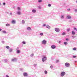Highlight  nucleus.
I'll use <instances>...</instances> for the list:
<instances>
[{
  "label": "nucleus",
  "instance_id": "obj_20",
  "mask_svg": "<svg viewBox=\"0 0 77 77\" xmlns=\"http://www.w3.org/2000/svg\"><path fill=\"white\" fill-rule=\"evenodd\" d=\"M64 44L65 45H68V43L67 42H64Z\"/></svg>",
  "mask_w": 77,
  "mask_h": 77
},
{
  "label": "nucleus",
  "instance_id": "obj_38",
  "mask_svg": "<svg viewBox=\"0 0 77 77\" xmlns=\"http://www.w3.org/2000/svg\"><path fill=\"white\" fill-rule=\"evenodd\" d=\"M76 37L75 36H72V38H75Z\"/></svg>",
  "mask_w": 77,
  "mask_h": 77
},
{
  "label": "nucleus",
  "instance_id": "obj_30",
  "mask_svg": "<svg viewBox=\"0 0 77 77\" xmlns=\"http://www.w3.org/2000/svg\"><path fill=\"white\" fill-rule=\"evenodd\" d=\"M33 56H34V54H32L30 55V56H31V57H33Z\"/></svg>",
  "mask_w": 77,
  "mask_h": 77
},
{
  "label": "nucleus",
  "instance_id": "obj_27",
  "mask_svg": "<svg viewBox=\"0 0 77 77\" xmlns=\"http://www.w3.org/2000/svg\"><path fill=\"white\" fill-rule=\"evenodd\" d=\"M26 42H24V41H23L22 42V43L23 44H26Z\"/></svg>",
  "mask_w": 77,
  "mask_h": 77
},
{
  "label": "nucleus",
  "instance_id": "obj_13",
  "mask_svg": "<svg viewBox=\"0 0 77 77\" xmlns=\"http://www.w3.org/2000/svg\"><path fill=\"white\" fill-rule=\"evenodd\" d=\"M17 15H21V13L20 11H17Z\"/></svg>",
  "mask_w": 77,
  "mask_h": 77
},
{
  "label": "nucleus",
  "instance_id": "obj_31",
  "mask_svg": "<svg viewBox=\"0 0 77 77\" xmlns=\"http://www.w3.org/2000/svg\"><path fill=\"white\" fill-rule=\"evenodd\" d=\"M38 8L39 9H41V7L40 6H38Z\"/></svg>",
  "mask_w": 77,
  "mask_h": 77
},
{
  "label": "nucleus",
  "instance_id": "obj_52",
  "mask_svg": "<svg viewBox=\"0 0 77 77\" xmlns=\"http://www.w3.org/2000/svg\"><path fill=\"white\" fill-rule=\"evenodd\" d=\"M69 22H71V20H69Z\"/></svg>",
  "mask_w": 77,
  "mask_h": 77
},
{
  "label": "nucleus",
  "instance_id": "obj_25",
  "mask_svg": "<svg viewBox=\"0 0 77 77\" xmlns=\"http://www.w3.org/2000/svg\"><path fill=\"white\" fill-rule=\"evenodd\" d=\"M7 62H8V60H4V62L5 63H6Z\"/></svg>",
  "mask_w": 77,
  "mask_h": 77
},
{
  "label": "nucleus",
  "instance_id": "obj_26",
  "mask_svg": "<svg viewBox=\"0 0 77 77\" xmlns=\"http://www.w3.org/2000/svg\"><path fill=\"white\" fill-rule=\"evenodd\" d=\"M47 73H48L47 71L46 70L45 71V74H47Z\"/></svg>",
  "mask_w": 77,
  "mask_h": 77
},
{
  "label": "nucleus",
  "instance_id": "obj_12",
  "mask_svg": "<svg viewBox=\"0 0 77 77\" xmlns=\"http://www.w3.org/2000/svg\"><path fill=\"white\" fill-rule=\"evenodd\" d=\"M20 52H21V51H20V50H17L16 53L17 54L20 53Z\"/></svg>",
  "mask_w": 77,
  "mask_h": 77
},
{
  "label": "nucleus",
  "instance_id": "obj_51",
  "mask_svg": "<svg viewBox=\"0 0 77 77\" xmlns=\"http://www.w3.org/2000/svg\"><path fill=\"white\" fill-rule=\"evenodd\" d=\"M2 29H0V31H2Z\"/></svg>",
  "mask_w": 77,
  "mask_h": 77
},
{
  "label": "nucleus",
  "instance_id": "obj_16",
  "mask_svg": "<svg viewBox=\"0 0 77 77\" xmlns=\"http://www.w3.org/2000/svg\"><path fill=\"white\" fill-rule=\"evenodd\" d=\"M32 12L33 13H35V12H36V10L32 9Z\"/></svg>",
  "mask_w": 77,
  "mask_h": 77
},
{
  "label": "nucleus",
  "instance_id": "obj_28",
  "mask_svg": "<svg viewBox=\"0 0 77 77\" xmlns=\"http://www.w3.org/2000/svg\"><path fill=\"white\" fill-rule=\"evenodd\" d=\"M38 3H41V2H42V0H38Z\"/></svg>",
  "mask_w": 77,
  "mask_h": 77
},
{
  "label": "nucleus",
  "instance_id": "obj_17",
  "mask_svg": "<svg viewBox=\"0 0 77 77\" xmlns=\"http://www.w3.org/2000/svg\"><path fill=\"white\" fill-rule=\"evenodd\" d=\"M46 28H47V29H50L51 27L49 25H47L46 26Z\"/></svg>",
  "mask_w": 77,
  "mask_h": 77
},
{
  "label": "nucleus",
  "instance_id": "obj_32",
  "mask_svg": "<svg viewBox=\"0 0 77 77\" xmlns=\"http://www.w3.org/2000/svg\"><path fill=\"white\" fill-rule=\"evenodd\" d=\"M73 29L75 30L76 31V30H77V28H75V27H74Z\"/></svg>",
  "mask_w": 77,
  "mask_h": 77
},
{
  "label": "nucleus",
  "instance_id": "obj_57",
  "mask_svg": "<svg viewBox=\"0 0 77 77\" xmlns=\"http://www.w3.org/2000/svg\"><path fill=\"white\" fill-rule=\"evenodd\" d=\"M76 31H77V30H76Z\"/></svg>",
  "mask_w": 77,
  "mask_h": 77
},
{
  "label": "nucleus",
  "instance_id": "obj_6",
  "mask_svg": "<svg viewBox=\"0 0 77 77\" xmlns=\"http://www.w3.org/2000/svg\"><path fill=\"white\" fill-rule=\"evenodd\" d=\"M66 18L67 19H68V20H69L70 19H71V17L69 15L67 16L66 17Z\"/></svg>",
  "mask_w": 77,
  "mask_h": 77
},
{
  "label": "nucleus",
  "instance_id": "obj_37",
  "mask_svg": "<svg viewBox=\"0 0 77 77\" xmlns=\"http://www.w3.org/2000/svg\"><path fill=\"white\" fill-rule=\"evenodd\" d=\"M50 68H51V69H52V68H53V66L51 65L50 66Z\"/></svg>",
  "mask_w": 77,
  "mask_h": 77
},
{
  "label": "nucleus",
  "instance_id": "obj_53",
  "mask_svg": "<svg viewBox=\"0 0 77 77\" xmlns=\"http://www.w3.org/2000/svg\"><path fill=\"white\" fill-rule=\"evenodd\" d=\"M60 42H61L60 41L59 42V43H60Z\"/></svg>",
  "mask_w": 77,
  "mask_h": 77
},
{
  "label": "nucleus",
  "instance_id": "obj_46",
  "mask_svg": "<svg viewBox=\"0 0 77 77\" xmlns=\"http://www.w3.org/2000/svg\"><path fill=\"white\" fill-rule=\"evenodd\" d=\"M2 44H4V43H5V41H2Z\"/></svg>",
  "mask_w": 77,
  "mask_h": 77
},
{
  "label": "nucleus",
  "instance_id": "obj_44",
  "mask_svg": "<svg viewBox=\"0 0 77 77\" xmlns=\"http://www.w3.org/2000/svg\"><path fill=\"white\" fill-rule=\"evenodd\" d=\"M75 11L76 12H77V9H75Z\"/></svg>",
  "mask_w": 77,
  "mask_h": 77
},
{
  "label": "nucleus",
  "instance_id": "obj_29",
  "mask_svg": "<svg viewBox=\"0 0 77 77\" xmlns=\"http://www.w3.org/2000/svg\"><path fill=\"white\" fill-rule=\"evenodd\" d=\"M65 35V32H64L62 33V35Z\"/></svg>",
  "mask_w": 77,
  "mask_h": 77
},
{
  "label": "nucleus",
  "instance_id": "obj_14",
  "mask_svg": "<svg viewBox=\"0 0 77 77\" xmlns=\"http://www.w3.org/2000/svg\"><path fill=\"white\" fill-rule=\"evenodd\" d=\"M75 31H72V35H75Z\"/></svg>",
  "mask_w": 77,
  "mask_h": 77
},
{
  "label": "nucleus",
  "instance_id": "obj_22",
  "mask_svg": "<svg viewBox=\"0 0 77 77\" xmlns=\"http://www.w3.org/2000/svg\"><path fill=\"white\" fill-rule=\"evenodd\" d=\"M44 35V33H41L40 34V36H43Z\"/></svg>",
  "mask_w": 77,
  "mask_h": 77
},
{
  "label": "nucleus",
  "instance_id": "obj_42",
  "mask_svg": "<svg viewBox=\"0 0 77 77\" xmlns=\"http://www.w3.org/2000/svg\"><path fill=\"white\" fill-rule=\"evenodd\" d=\"M43 27H45V26H46V24H44L43 25Z\"/></svg>",
  "mask_w": 77,
  "mask_h": 77
},
{
  "label": "nucleus",
  "instance_id": "obj_10",
  "mask_svg": "<svg viewBox=\"0 0 77 77\" xmlns=\"http://www.w3.org/2000/svg\"><path fill=\"white\" fill-rule=\"evenodd\" d=\"M27 30H32V28L31 27H28L26 28Z\"/></svg>",
  "mask_w": 77,
  "mask_h": 77
},
{
  "label": "nucleus",
  "instance_id": "obj_8",
  "mask_svg": "<svg viewBox=\"0 0 77 77\" xmlns=\"http://www.w3.org/2000/svg\"><path fill=\"white\" fill-rule=\"evenodd\" d=\"M17 58H14V59H12L11 60V61L12 62H14V61H17Z\"/></svg>",
  "mask_w": 77,
  "mask_h": 77
},
{
  "label": "nucleus",
  "instance_id": "obj_2",
  "mask_svg": "<svg viewBox=\"0 0 77 77\" xmlns=\"http://www.w3.org/2000/svg\"><path fill=\"white\" fill-rule=\"evenodd\" d=\"M66 74V73L65 72H61L60 75L61 77H64V76Z\"/></svg>",
  "mask_w": 77,
  "mask_h": 77
},
{
  "label": "nucleus",
  "instance_id": "obj_45",
  "mask_svg": "<svg viewBox=\"0 0 77 77\" xmlns=\"http://www.w3.org/2000/svg\"><path fill=\"white\" fill-rule=\"evenodd\" d=\"M66 40L67 41H69V39H68V38H66Z\"/></svg>",
  "mask_w": 77,
  "mask_h": 77
},
{
  "label": "nucleus",
  "instance_id": "obj_1",
  "mask_svg": "<svg viewBox=\"0 0 77 77\" xmlns=\"http://www.w3.org/2000/svg\"><path fill=\"white\" fill-rule=\"evenodd\" d=\"M47 60V57L43 56V57L42 58V61L43 62H45V60L46 61Z\"/></svg>",
  "mask_w": 77,
  "mask_h": 77
},
{
  "label": "nucleus",
  "instance_id": "obj_43",
  "mask_svg": "<svg viewBox=\"0 0 77 77\" xmlns=\"http://www.w3.org/2000/svg\"><path fill=\"white\" fill-rule=\"evenodd\" d=\"M19 48H17V49H16V51L19 50Z\"/></svg>",
  "mask_w": 77,
  "mask_h": 77
},
{
  "label": "nucleus",
  "instance_id": "obj_40",
  "mask_svg": "<svg viewBox=\"0 0 77 77\" xmlns=\"http://www.w3.org/2000/svg\"><path fill=\"white\" fill-rule=\"evenodd\" d=\"M58 62H59V60H56V63H58Z\"/></svg>",
  "mask_w": 77,
  "mask_h": 77
},
{
  "label": "nucleus",
  "instance_id": "obj_24",
  "mask_svg": "<svg viewBox=\"0 0 77 77\" xmlns=\"http://www.w3.org/2000/svg\"><path fill=\"white\" fill-rule=\"evenodd\" d=\"M17 9L18 11H20L21 10V8L20 7H18L17 8Z\"/></svg>",
  "mask_w": 77,
  "mask_h": 77
},
{
  "label": "nucleus",
  "instance_id": "obj_4",
  "mask_svg": "<svg viewBox=\"0 0 77 77\" xmlns=\"http://www.w3.org/2000/svg\"><path fill=\"white\" fill-rule=\"evenodd\" d=\"M42 44H44V45H45L47 44V41L45 40H43L42 42Z\"/></svg>",
  "mask_w": 77,
  "mask_h": 77
},
{
  "label": "nucleus",
  "instance_id": "obj_21",
  "mask_svg": "<svg viewBox=\"0 0 77 77\" xmlns=\"http://www.w3.org/2000/svg\"><path fill=\"white\" fill-rule=\"evenodd\" d=\"M2 32L3 33H6V31H2Z\"/></svg>",
  "mask_w": 77,
  "mask_h": 77
},
{
  "label": "nucleus",
  "instance_id": "obj_41",
  "mask_svg": "<svg viewBox=\"0 0 77 77\" xmlns=\"http://www.w3.org/2000/svg\"><path fill=\"white\" fill-rule=\"evenodd\" d=\"M73 50H76V48H73Z\"/></svg>",
  "mask_w": 77,
  "mask_h": 77
},
{
  "label": "nucleus",
  "instance_id": "obj_3",
  "mask_svg": "<svg viewBox=\"0 0 77 77\" xmlns=\"http://www.w3.org/2000/svg\"><path fill=\"white\" fill-rule=\"evenodd\" d=\"M65 66L66 67H69L70 66V64L68 63H66L65 64Z\"/></svg>",
  "mask_w": 77,
  "mask_h": 77
},
{
  "label": "nucleus",
  "instance_id": "obj_49",
  "mask_svg": "<svg viewBox=\"0 0 77 77\" xmlns=\"http://www.w3.org/2000/svg\"><path fill=\"white\" fill-rule=\"evenodd\" d=\"M10 15H12V13H10Z\"/></svg>",
  "mask_w": 77,
  "mask_h": 77
},
{
  "label": "nucleus",
  "instance_id": "obj_23",
  "mask_svg": "<svg viewBox=\"0 0 77 77\" xmlns=\"http://www.w3.org/2000/svg\"><path fill=\"white\" fill-rule=\"evenodd\" d=\"M6 26H10V24L9 23H7L6 25Z\"/></svg>",
  "mask_w": 77,
  "mask_h": 77
},
{
  "label": "nucleus",
  "instance_id": "obj_34",
  "mask_svg": "<svg viewBox=\"0 0 77 77\" xmlns=\"http://www.w3.org/2000/svg\"><path fill=\"white\" fill-rule=\"evenodd\" d=\"M73 58H75V57H77V56H73Z\"/></svg>",
  "mask_w": 77,
  "mask_h": 77
},
{
  "label": "nucleus",
  "instance_id": "obj_9",
  "mask_svg": "<svg viewBox=\"0 0 77 77\" xmlns=\"http://www.w3.org/2000/svg\"><path fill=\"white\" fill-rule=\"evenodd\" d=\"M11 23H12V24H15L16 22L15 20H12L11 21Z\"/></svg>",
  "mask_w": 77,
  "mask_h": 77
},
{
  "label": "nucleus",
  "instance_id": "obj_39",
  "mask_svg": "<svg viewBox=\"0 0 77 77\" xmlns=\"http://www.w3.org/2000/svg\"><path fill=\"white\" fill-rule=\"evenodd\" d=\"M37 66V64H34V66Z\"/></svg>",
  "mask_w": 77,
  "mask_h": 77
},
{
  "label": "nucleus",
  "instance_id": "obj_33",
  "mask_svg": "<svg viewBox=\"0 0 77 77\" xmlns=\"http://www.w3.org/2000/svg\"><path fill=\"white\" fill-rule=\"evenodd\" d=\"M6 48H7V49H9V48L10 47H9L8 46H7L6 47Z\"/></svg>",
  "mask_w": 77,
  "mask_h": 77
},
{
  "label": "nucleus",
  "instance_id": "obj_19",
  "mask_svg": "<svg viewBox=\"0 0 77 77\" xmlns=\"http://www.w3.org/2000/svg\"><path fill=\"white\" fill-rule=\"evenodd\" d=\"M22 24H25V21L24 20H22Z\"/></svg>",
  "mask_w": 77,
  "mask_h": 77
},
{
  "label": "nucleus",
  "instance_id": "obj_36",
  "mask_svg": "<svg viewBox=\"0 0 77 77\" xmlns=\"http://www.w3.org/2000/svg\"><path fill=\"white\" fill-rule=\"evenodd\" d=\"M70 30V29L68 28L67 29V32H69Z\"/></svg>",
  "mask_w": 77,
  "mask_h": 77
},
{
  "label": "nucleus",
  "instance_id": "obj_5",
  "mask_svg": "<svg viewBox=\"0 0 77 77\" xmlns=\"http://www.w3.org/2000/svg\"><path fill=\"white\" fill-rule=\"evenodd\" d=\"M55 30L56 32H59L60 31V29L59 28H55Z\"/></svg>",
  "mask_w": 77,
  "mask_h": 77
},
{
  "label": "nucleus",
  "instance_id": "obj_7",
  "mask_svg": "<svg viewBox=\"0 0 77 77\" xmlns=\"http://www.w3.org/2000/svg\"><path fill=\"white\" fill-rule=\"evenodd\" d=\"M51 48L52 49H54V48H56V46L55 45H52L51 46Z\"/></svg>",
  "mask_w": 77,
  "mask_h": 77
},
{
  "label": "nucleus",
  "instance_id": "obj_35",
  "mask_svg": "<svg viewBox=\"0 0 77 77\" xmlns=\"http://www.w3.org/2000/svg\"><path fill=\"white\" fill-rule=\"evenodd\" d=\"M48 6H49V7H50L51 6V4H48Z\"/></svg>",
  "mask_w": 77,
  "mask_h": 77
},
{
  "label": "nucleus",
  "instance_id": "obj_48",
  "mask_svg": "<svg viewBox=\"0 0 77 77\" xmlns=\"http://www.w3.org/2000/svg\"><path fill=\"white\" fill-rule=\"evenodd\" d=\"M67 10H68L69 11H70V9L69 8L67 9Z\"/></svg>",
  "mask_w": 77,
  "mask_h": 77
},
{
  "label": "nucleus",
  "instance_id": "obj_15",
  "mask_svg": "<svg viewBox=\"0 0 77 77\" xmlns=\"http://www.w3.org/2000/svg\"><path fill=\"white\" fill-rule=\"evenodd\" d=\"M65 18V16L63 15H61V18L62 19H63Z\"/></svg>",
  "mask_w": 77,
  "mask_h": 77
},
{
  "label": "nucleus",
  "instance_id": "obj_47",
  "mask_svg": "<svg viewBox=\"0 0 77 77\" xmlns=\"http://www.w3.org/2000/svg\"><path fill=\"white\" fill-rule=\"evenodd\" d=\"M5 77H9V76L8 75H6Z\"/></svg>",
  "mask_w": 77,
  "mask_h": 77
},
{
  "label": "nucleus",
  "instance_id": "obj_50",
  "mask_svg": "<svg viewBox=\"0 0 77 77\" xmlns=\"http://www.w3.org/2000/svg\"><path fill=\"white\" fill-rule=\"evenodd\" d=\"M5 3L4 2V3H3V5H5Z\"/></svg>",
  "mask_w": 77,
  "mask_h": 77
},
{
  "label": "nucleus",
  "instance_id": "obj_55",
  "mask_svg": "<svg viewBox=\"0 0 77 77\" xmlns=\"http://www.w3.org/2000/svg\"><path fill=\"white\" fill-rule=\"evenodd\" d=\"M76 3H77V1H76Z\"/></svg>",
  "mask_w": 77,
  "mask_h": 77
},
{
  "label": "nucleus",
  "instance_id": "obj_56",
  "mask_svg": "<svg viewBox=\"0 0 77 77\" xmlns=\"http://www.w3.org/2000/svg\"><path fill=\"white\" fill-rule=\"evenodd\" d=\"M64 5H65V4H64Z\"/></svg>",
  "mask_w": 77,
  "mask_h": 77
},
{
  "label": "nucleus",
  "instance_id": "obj_54",
  "mask_svg": "<svg viewBox=\"0 0 77 77\" xmlns=\"http://www.w3.org/2000/svg\"><path fill=\"white\" fill-rule=\"evenodd\" d=\"M1 5V3H0V6Z\"/></svg>",
  "mask_w": 77,
  "mask_h": 77
},
{
  "label": "nucleus",
  "instance_id": "obj_11",
  "mask_svg": "<svg viewBox=\"0 0 77 77\" xmlns=\"http://www.w3.org/2000/svg\"><path fill=\"white\" fill-rule=\"evenodd\" d=\"M23 75L24 76H25V77H27V76L28 75L27 73L26 72L23 73Z\"/></svg>",
  "mask_w": 77,
  "mask_h": 77
},
{
  "label": "nucleus",
  "instance_id": "obj_18",
  "mask_svg": "<svg viewBox=\"0 0 77 77\" xmlns=\"http://www.w3.org/2000/svg\"><path fill=\"white\" fill-rule=\"evenodd\" d=\"M9 51L10 52H12L13 51V49L12 48H11L9 50Z\"/></svg>",
  "mask_w": 77,
  "mask_h": 77
}]
</instances>
